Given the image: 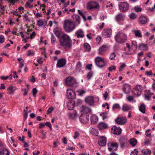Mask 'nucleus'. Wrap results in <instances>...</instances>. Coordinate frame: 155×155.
Here are the masks:
<instances>
[{"instance_id":"f257e3e1","label":"nucleus","mask_w":155,"mask_h":155,"mask_svg":"<svg viewBox=\"0 0 155 155\" xmlns=\"http://www.w3.org/2000/svg\"><path fill=\"white\" fill-rule=\"evenodd\" d=\"M60 44L62 46L65 47L71 48V46L72 41L69 37L66 34H63L60 40Z\"/></svg>"},{"instance_id":"f03ea898","label":"nucleus","mask_w":155,"mask_h":155,"mask_svg":"<svg viewBox=\"0 0 155 155\" xmlns=\"http://www.w3.org/2000/svg\"><path fill=\"white\" fill-rule=\"evenodd\" d=\"M64 27L66 32H71L75 28L74 23L70 19L65 20L64 21Z\"/></svg>"},{"instance_id":"7ed1b4c3","label":"nucleus","mask_w":155,"mask_h":155,"mask_svg":"<svg viewBox=\"0 0 155 155\" xmlns=\"http://www.w3.org/2000/svg\"><path fill=\"white\" fill-rule=\"evenodd\" d=\"M127 35L124 33L120 31L114 37L115 41L118 43H125L127 40Z\"/></svg>"},{"instance_id":"20e7f679","label":"nucleus","mask_w":155,"mask_h":155,"mask_svg":"<svg viewBox=\"0 0 155 155\" xmlns=\"http://www.w3.org/2000/svg\"><path fill=\"white\" fill-rule=\"evenodd\" d=\"M65 83L68 86L73 87H77L78 84L76 79L73 77L70 76L65 79Z\"/></svg>"},{"instance_id":"39448f33","label":"nucleus","mask_w":155,"mask_h":155,"mask_svg":"<svg viewBox=\"0 0 155 155\" xmlns=\"http://www.w3.org/2000/svg\"><path fill=\"white\" fill-rule=\"evenodd\" d=\"M119 9L121 12L127 11L129 8V4L127 2H120L118 4Z\"/></svg>"},{"instance_id":"423d86ee","label":"nucleus","mask_w":155,"mask_h":155,"mask_svg":"<svg viewBox=\"0 0 155 155\" xmlns=\"http://www.w3.org/2000/svg\"><path fill=\"white\" fill-rule=\"evenodd\" d=\"M96 65L100 68H102L105 65V63L103 59L102 58L97 57L95 59Z\"/></svg>"},{"instance_id":"0eeeda50","label":"nucleus","mask_w":155,"mask_h":155,"mask_svg":"<svg viewBox=\"0 0 155 155\" xmlns=\"http://www.w3.org/2000/svg\"><path fill=\"white\" fill-rule=\"evenodd\" d=\"M143 87L140 85H137L133 91V93L135 95L139 96L141 94Z\"/></svg>"},{"instance_id":"6e6552de","label":"nucleus","mask_w":155,"mask_h":155,"mask_svg":"<svg viewBox=\"0 0 155 155\" xmlns=\"http://www.w3.org/2000/svg\"><path fill=\"white\" fill-rule=\"evenodd\" d=\"M99 6V4L95 2H90L87 3L86 8L87 9L94 8H97Z\"/></svg>"},{"instance_id":"1a4fd4ad","label":"nucleus","mask_w":155,"mask_h":155,"mask_svg":"<svg viewBox=\"0 0 155 155\" xmlns=\"http://www.w3.org/2000/svg\"><path fill=\"white\" fill-rule=\"evenodd\" d=\"M79 118L81 123L86 124L88 122L89 116L87 114H81Z\"/></svg>"},{"instance_id":"9d476101","label":"nucleus","mask_w":155,"mask_h":155,"mask_svg":"<svg viewBox=\"0 0 155 155\" xmlns=\"http://www.w3.org/2000/svg\"><path fill=\"white\" fill-rule=\"evenodd\" d=\"M66 96L69 99H73L76 97L75 93L71 89H68L66 91Z\"/></svg>"},{"instance_id":"9b49d317","label":"nucleus","mask_w":155,"mask_h":155,"mask_svg":"<svg viewBox=\"0 0 155 155\" xmlns=\"http://www.w3.org/2000/svg\"><path fill=\"white\" fill-rule=\"evenodd\" d=\"M108 146L110 151H114L117 150L118 145L117 143H108Z\"/></svg>"},{"instance_id":"f8f14e48","label":"nucleus","mask_w":155,"mask_h":155,"mask_svg":"<svg viewBox=\"0 0 155 155\" xmlns=\"http://www.w3.org/2000/svg\"><path fill=\"white\" fill-rule=\"evenodd\" d=\"M66 61L65 59L61 58L58 60L57 66L58 67L61 68L64 66L66 64Z\"/></svg>"},{"instance_id":"ddd939ff","label":"nucleus","mask_w":155,"mask_h":155,"mask_svg":"<svg viewBox=\"0 0 155 155\" xmlns=\"http://www.w3.org/2000/svg\"><path fill=\"white\" fill-rule=\"evenodd\" d=\"M116 123L119 125H123L127 122L125 118L117 117L115 120Z\"/></svg>"},{"instance_id":"4468645a","label":"nucleus","mask_w":155,"mask_h":155,"mask_svg":"<svg viewBox=\"0 0 155 155\" xmlns=\"http://www.w3.org/2000/svg\"><path fill=\"white\" fill-rule=\"evenodd\" d=\"M112 31L111 29H104L103 32V37L104 38H107L110 37Z\"/></svg>"},{"instance_id":"2eb2a0df","label":"nucleus","mask_w":155,"mask_h":155,"mask_svg":"<svg viewBox=\"0 0 155 155\" xmlns=\"http://www.w3.org/2000/svg\"><path fill=\"white\" fill-rule=\"evenodd\" d=\"M123 91L125 94H128L130 90V86L128 84H125L123 85Z\"/></svg>"},{"instance_id":"dca6fc26","label":"nucleus","mask_w":155,"mask_h":155,"mask_svg":"<svg viewBox=\"0 0 155 155\" xmlns=\"http://www.w3.org/2000/svg\"><path fill=\"white\" fill-rule=\"evenodd\" d=\"M107 139L105 137L101 136L98 141L99 144L101 146H104L106 143Z\"/></svg>"},{"instance_id":"f3484780","label":"nucleus","mask_w":155,"mask_h":155,"mask_svg":"<svg viewBox=\"0 0 155 155\" xmlns=\"http://www.w3.org/2000/svg\"><path fill=\"white\" fill-rule=\"evenodd\" d=\"M80 110L81 112L84 113V114H87L91 112V109L87 107L82 106L80 108Z\"/></svg>"},{"instance_id":"a211bd4d","label":"nucleus","mask_w":155,"mask_h":155,"mask_svg":"<svg viewBox=\"0 0 155 155\" xmlns=\"http://www.w3.org/2000/svg\"><path fill=\"white\" fill-rule=\"evenodd\" d=\"M125 18V15L121 13L118 14L115 17L116 20L117 21H120L123 20Z\"/></svg>"},{"instance_id":"6ab92c4d","label":"nucleus","mask_w":155,"mask_h":155,"mask_svg":"<svg viewBox=\"0 0 155 155\" xmlns=\"http://www.w3.org/2000/svg\"><path fill=\"white\" fill-rule=\"evenodd\" d=\"M108 49L107 46V45H103L101 46L98 50V54H102L104 52L107 50Z\"/></svg>"},{"instance_id":"aec40b11","label":"nucleus","mask_w":155,"mask_h":155,"mask_svg":"<svg viewBox=\"0 0 155 155\" xmlns=\"http://www.w3.org/2000/svg\"><path fill=\"white\" fill-rule=\"evenodd\" d=\"M107 124L104 122L99 123L98 126V127L99 130H103L108 128Z\"/></svg>"},{"instance_id":"412c9836","label":"nucleus","mask_w":155,"mask_h":155,"mask_svg":"<svg viewBox=\"0 0 155 155\" xmlns=\"http://www.w3.org/2000/svg\"><path fill=\"white\" fill-rule=\"evenodd\" d=\"M85 102L89 104L92 105H93L94 103V99L92 97H88L85 99Z\"/></svg>"},{"instance_id":"4be33fe9","label":"nucleus","mask_w":155,"mask_h":155,"mask_svg":"<svg viewBox=\"0 0 155 155\" xmlns=\"http://www.w3.org/2000/svg\"><path fill=\"white\" fill-rule=\"evenodd\" d=\"M74 20L75 21L76 25H78L80 23V17L77 15L74 14L72 16Z\"/></svg>"},{"instance_id":"5701e85b","label":"nucleus","mask_w":155,"mask_h":155,"mask_svg":"<svg viewBox=\"0 0 155 155\" xmlns=\"http://www.w3.org/2000/svg\"><path fill=\"white\" fill-rule=\"evenodd\" d=\"M98 120V118L96 115H93L91 117V123L92 124H94L97 123Z\"/></svg>"},{"instance_id":"b1692460","label":"nucleus","mask_w":155,"mask_h":155,"mask_svg":"<svg viewBox=\"0 0 155 155\" xmlns=\"http://www.w3.org/2000/svg\"><path fill=\"white\" fill-rule=\"evenodd\" d=\"M74 103V101L72 100L69 101L67 103V107L69 110H72L73 109Z\"/></svg>"},{"instance_id":"393cba45","label":"nucleus","mask_w":155,"mask_h":155,"mask_svg":"<svg viewBox=\"0 0 155 155\" xmlns=\"http://www.w3.org/2000/svg\"><path fill=\"white\" fill-rule=\"evenodd\" d=\"M139 22L140 24H145L147 22V19L145 16L141 15L139 18Z\"/></svg>"},{"instance_id":"a878e982","label":"nucleus","mask_w":155,"mask_h":155,"mask_svg":"<svg viewBox=\"0 0 155 155\" xmlns=\"http://www.w3.org/2000/svg\"><path fill=\"white\" fill-rule=\"evenodd\" d=\"M68 114L69 118L73 120L75 119L78 116L77 113L76 111L69 113Z\"/></svg>"},{"instance_id":"bb28decb","label":"nucleus","mask_w":155,"mask_h":155,"mask_svg":"<svg viewBox=\"0 0 155 155\" xmlns=\"http://www.w3.org/2000/svg\"><path fill=\"white\" fill-rule=\"evenodd\" d=\"M15 90V87H13L12 85H10L7 89L8 94L10 95L12 94Z\"/></svg>"},{"instance_id":"cd10ccee","label":"nucleus","mask_w":155,"mask_h":155,"mask_svg":"<svg viewBox=\"0 0 155 155\" xmlns=\"http://www.w3.org/2000/svg\"><path fill=\"white\" fill-rule=\"evenodd\" d=\"M114 130L113 131L114 134L116 135H119L121 133V130L119 127H117L116 126H114Z\"/></svg>"},{"instance_id":"c85d7f7f","label":"nucleus","mask_w":155,"mask_h":155,"mask_svg":"<svg viewBox=\"0 0 155 155\" xmlns=\"http://www.w3.org/2000/svg\"><path fill=\"white\" fill-rule=\"evenodd\" d=\"M139 109L141 113L145 114L146 111L145 105L143 104H140L139 106Z\"/></svg>"},{"instance_id":"c756f323","label":"nucleus","mask_w":155,"mask_h":155,"mask_svg":"<svg viewBox=\"0 0 155 155\" xmlns=\"http://www.w3.org/2000/svg\"><path fill=\"white\" fill-rule=\"evenodd\" d=\"M76 34L78 38H82L84 36L83 31L81 29L78 30L76 33Z\"/></svg>"},{"instance_id":"7c9ffc66","label":"nucleus","mask_w":155,"mask_h":155,"mask_svg":"<svg viewBox=\"0 0 155 155\" xmlns=\"http://www.w3.org/2000/svg\"><path fill=\"white\" fill-rule=\"evenodd\" d=\"M139 48L140 50L147 51L148 49V47L146 45L141 43L139 45Z\"/></svg>"},{"instance_id":"2f4dec72","label":"nucleus","mask_w":155,"mask_h":155,"mask_svg":"<svg viewBox=\"0 0 155 155\" xmlns=\"http://www.w3.org/2000/svg\"><path fill=\"white\" fill-rule=\"evenodd\" d=\"M84 47L85 51L89 52L90 51L91 47L88 43H84Z\"/></svg>"},{"instance_id":"473e14b6","label":"nucleus","mask_w":155,"mask_h":155,"mask_svg":"<svg viewBox=\"0 0 155 155\" xmlns=\"http://www.w3.org/2000/svg\"><path fill=\"white\" fill-rule=\"evenodd\" d=\"M82 64L80 61H78L76 65V70L78 71H80L82 68Z\"/></svg>"},{"instance_id":"72a5a7b5","label":"nucleus","mask_w":155,"mask_h":155,"mask_svg":"<svg viewBox=\"0 0 155 155\" xmlns=\"http://www.w3.org/2000/svg\"><path fill=\"white\" fill-rule=\"evenodd\" d=\"M9 152L6 149H4L0 150V155H9Z\"/></svg>"},{"instance_id":"f704fd0d","label":"nucleus","mask_w":155,"mask_h":155,"mask_svg":"<svg viewBox=\"0 0 155 155\" xmlns=\"http://www.w3.org/2000/svg\"><path fill=\"white\" fill-rule=\"evenodd\" d=\"M130 143L132 147H134L137 144V141L135 139L133 138L130 140Z\"/></svg>"},{"instance_id":"c9c22d12","label":"nucleus","mask_w":155,"mask_h":155,"mask_svg":"<svg viewBox=\"0 0 155 155\" xmlns=\"http://www.w3.org/2000/svg\"><path fill=\"white\" fill-rule=\"evenodd\" d=\"M133 32L134 33L136 37H142L141 32L139 30H134Z\"/></svg>"},{"instance_id":"e433bc0d","label":"nucleus","mask_w":155,"mask_h":155,"mask_svg":"<svg viewBox=\"0 0 155 155\" xmlns=\"http://www.w3.org/2000/svg\"><path fill=\"white\" fill-rule=\"evenodd\" d=\"M141 152L144 155H150L151 153V150L148 149L142 150Z\"/></svg>"},{"instance_id":"4c0bfd02","label":"nucleus","mask_w":155,"mask_h":155,"mask_svg":"<svg viewBox=\"0 0 155 155\" xmlns=\"http://www.w3.org/2000/svg\"><path fill=\"white\" fill-rule=\"evenodd\" d=\"M131 108L130 106L127 105V104H125L123 105L122 107V110L124 111H128Z\"/></svg>"},{"instance_id":"58836bf2","label":"nucleus","mask_w":155,"mask_h":155,"mask_svg":"<svg viewBox=\"0 0 155 155\" xmlns=\"http://www.w3.org/2000/svg\"><path fill=\"white\" fill-rule=\"evenodd\" d=\"M126 45L127 47L129 49V50L127 52H126L125 53V54H128H128H130V55L132 54V52H130V49H131V48L130 47V45L128 43H127Z\"/></svg>"},{"instance_id":"ea45409f","label":"nucleus","mask_w":155,"mask_h":155,"mask_svg":"<svg viewBox=\"0 0 155 155\" xmlns=\"http://www.w3.org/2000/svg\"><path fill=\"white\" fill-rule=\"evenodd\" d=\"M107 113L106 111L101 114L100 115L102 117V119L104 120L107 118Z\"/></svg>"},{"instance_id":"a19ab883","label":"nucleus","mask_w":155,"mask_h":155,"mask_svg":"<svg viewBox=\"0 0 155 155\" xmlns=\"http://www.w3.org/2000/svg\"><path fill=\"white\" fill-rule=\"evenodd\" d=\"M130 18L132 19H134L137 17L136 15L134 13H131L129 15Z\"/></svg>"},{"instance_id":"79ce46f5","label":"nucleus","mask_w":155,"mask_h":155,"mask_svg":"<svg viewBox=\"0 0 155 155\" xmlns=\"http://www.w3.org/2000/svg\"><path fill=\"white\" fill-rule=\"evenodd\" d=\"M93 75V72L91 71L88 73L87 75V78L88 80L91 79Z\"/></svg>"},{"instance_id":"37998d69","label":"nucleus","mask_w":155,"mask_h":155,"mask_svg":"<svg viewBox=\"0 0 155 155\" xmlns=\"http://www.w3.org/2000/svg\"><path fill=\"white\" fill-rule=\"evenodd\" d=\"M120 106L118 104H115L113 105L112 108L113 109H120Z\"/></svg>"},{"instance_id":"c03bdc74","label":"nucleus","mask_w":155,"mask_h":155,"mask_svg":"<svg viewBox=\"0 0 155 155\" xmlns=\"http://www.w3.org/2000/svg\"><path fill=\"white\" fill-rule=\"evenodd\" d=\"M51 43L52 44H53L56 41V38L53 34H51Z\"/></svg>"},{"instance_id":"a18cd8bd","label":"nucleus","mask_w":155,"mask_h":155,"mask_svg":"<svg viewBox=\"0 0 155 155\" xmlns=\"http://www.w3.org/2000/svg\"><path fill=\"white\" fill-rule=\"evenodd\" d=\"M134 9L137 12H140L142 11V9L139 6H136L134 7Z\"/></svg>"},{"instance_id":"49530a36","label":"nucleus","mask_w":155,"mask_h":155,"mask_svg":"<svg viewBox=\"0 0 155 155\" xmlns=\"http://www.w3.org/2000/svg\"><path fill=\"white\" fill-rule=\"evenodd\" d=\"M44 22L42 20H39L37 21V25L38 26H42Z\"/></svg>"},{"instance_id":"de8ad7c7","label":"nucleus","mask_w":155,"mask_h":155,"mask_svg":"<svg viewBox=\"0 0 155 155\" xmlns=\"http://www.w3.org/2000/svg\"><path fill=\"white\" fill-rule=\"evenodd\" d=\"M24 112H25L24 115V121H25L27 118L28 113L27 112V111L25 110H24Z\"/></svg>"},{"instance_id":"09e8293b","label":"nucleus","mask_w":155,"mask_h":155,"mask_svg":"<svg viewBox=\"0 0 155 155\" xmlns=\"http://www.w3.org/2000/svg\"><path fill=\"white\" fill-rule=\"evenodd\" d=\"M116 55L115 54L114 52H113L111 53L110 55L109 58L111 60H113L114 59V58L116 57Z\"/></svg>"},{"instance_id":"8fccbe9b","label":"nucleus","mask_w":155,"mask_h":155,"mask_svg":"<svg viewBox=\"0 0 155 155\" xmlns=\"http://www.w3.org/2000/svg\"><path fill=\"white\" fill-rule=\"evenodd\" d=\"M132 46L133 48L136 49L137 48V42L135 41H133L132 42Z\"/></svg>"},{"instance_id":"3c124183","label":"nucleus","mask_w":155,"mask_h":155,"mask_svg":"<svg viewBox=\"0 0 155 155\" xmlns=\"http://www.w3.org/2000/svg\"><path fill=\"white\" fill-rule=\"evenodd\" d=\"M37 90L36 88H34L32 90V93L34 97H35L36 94L37 92Z\"/></svg>"},{"instance_id":"603ef678","label":"nucleus","mask_w":155,"mask_h":155,"mask_svg":"<svg viewBox=\"0 0 155 155\" xmlns=\"http://www.w3.org/2000/svg\"><path fill=\"white\" fill-rule=\"evenodd\" d=\"M25 7L29 8H32L33 7V5H31L28 2H27L25 3Z\"/></svg>"},{"instance_id":"864d4df0","label":"nucleus","mask_w":155,"mask_h":155,"mask_svg":"<svg viewBox=\"0 0 155 155\" xmlns=\"http://www.w3.org/2000/svg\"><path fill=\"white\" fill-rule=\"evenodd\" d=\"M116 69V67L115 66H112L108 68V70L110 71H111L113 70H115Z\"/></svg>"},{"instance_id":"5fc2aeb1","label":"nucleus","mask_w":155,"mask_h":155,"mask_svg":"<svg viewBox=\"0 0 155 155\" xmlns=\"http://www.w3.org/2000/svg\"><path fill=\"white\" fill-rule=\"evenodd\" d=\"M125 64L124 63H123L121 65H120L119 68V71H122V69L125 66Z\"/></svg>"},{"instance_id":"6e6d98bb","label":"nucleus","mask_w":155,"mask_h":155,"mask_svg":"<svg viewBox=\"0 0 155 155\" xmlns=\"http://www.w3.org/2000/svg\"><path fill=\"white\" fill-rule=\"evenodd\" d=\"M4 37L3 35H0V43H2L4 42Z\"/></svg>"},{"instance_id":"4d7b16f0","label":"nucleus","mask_w":155,"mask_h":155,"mask_svg":"<svg viewBox=\"0 0 155 155\" xmlns=\"http://www.w3.org/2000/svg\"><path fill=\"white\" fill-rule=\"evenodd\" d=\"M24 19L25 21H30V19L28 17V15H26V14H25L23 16Z\"/></svg>"},{"instance_id":"13d9d810","label":"nucleus","mask_w":155,"mask_h":155,"mask_svg":"<svg viewBox=\"0 0 155 155\" xmlns=\"http://www.w3.org/2000/svg\"><path fill=\"white\" fill-rule=\"evenodd\" d=\"M18 0H7V2L9 3H11L12 5H14L15 3Z\"/></svg>"},{"instance_id":"bf43d9fd","label":"nucleus","mask_w":155,"mask_h":155,"mask_svg":"<svg viewBox=\"0 0 155 155\" xmlns=\"http://www.w3.org/2000/svg\"><path fill=\"white\" fill-rule=\"evenodd\" d=\"M127 99L129 101H133L134 100V97L132 96H129L127 97Z\"/></svg>"},{"instance_id":"052dcab7","label":"nucleus","mask_w":155,"mask_h":155,"mask_svg":"<svg viewBox=\"0 0 155 155\" xmlns=\"http://www.w3.org/2000/svg\"><path fill=\"white\" fill-rule=\"evenodd\" d=\"M35 32L34 31H33L31 34L30 35L29 37V38L31 39H32L35 36Z\"/></svg>"},{"instance_id":"680f3d73","label":"nucleus","mask_w":155,"mask_h":155,"mask_svg":"<svg viewBox=\"0 0 155 155\" xmlns=\"http://www.w3.org/2000/svg\"><path fill=\"white\" fill-rule=\"evenodd\" d=\"M108 95V93L107 91H106L103 94L104 96V99L106 100L107 98Z\"/></svg>"},{"instance_id":"e2e57ef3","label":"nucleus","mask_w":155,"mask_h":155,"mask_svg":"<svg viewBox=\"0 0 155 155\" xmlns=\"http://www.w3.org/2000/svg\"><path fill=\"white\" fill-rule=\"evenodd\" d=\"M92 66V64H90L86 66V68L88 69L89 70H91L92 69L91 66Z\"/></svg>"},{"instance_id":"0e129e2a","label":"nucleus","mask_w":155,"mask_h":155,"mask_svg":"<svg viewBox=\"0 0 155 155\" xmlns=\"http://www.w3.org/2000/svg\"><path fill=\"white\" fill-rule=\"evenodd\" d=\"M53 107H49V108H48L47 110V114H49L53 110Z\"/></svg>"},{"instance_id":"69168bd1","label":"nucleus","mask_w":155,"mask_h":155,"mask_svg":"<svg viewBox=\"0 0 155 155\" xmlns=\"http://www.w3.org/2000/svg\"><path fill=\"white\" fill-rule=\"evenodd\" d=\"M79 136V134L77 132L75 131L74 133V139H76L77 137H78Z\"/></svg>"},{"instance_id":"338daca9","label":"nucleus","mask_w":155,"mask_h":155,"mask_svg":"<svg viewBox=\"0 0 155 155\" xmlns=\"http://www.w3.org/2000/svg\"><path fill=\"white\" fill-rule=\"evenodd\" d=\"M34 54V53L33 52H31L30 50H29L28 51L27 55V56H29L31 55H33Z\"/></svg>"},{"instance_id":"774afa93","label":"nucleus","mask_w":155,"mask_h":155,"mask_svg":"<svg viewBox=\"0 0 155 155\" xmlns=\"http://www.w3.org/2000/svg\"><path fill=\"white\" fill-rule=\"evenodd\" d=\"M29 81H31L33 83L35 81V78L34 76H32V78L30 79Z\"/></svg>"}]
</instances>
